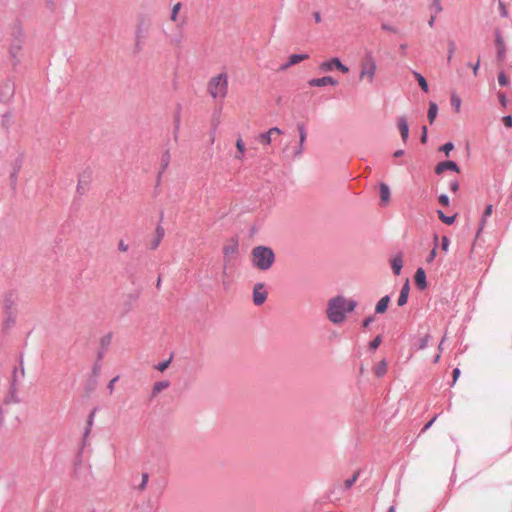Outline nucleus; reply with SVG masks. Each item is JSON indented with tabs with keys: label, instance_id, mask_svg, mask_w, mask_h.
Wrapping results in <instances>:
<instances>
[{
	"label": "nucleus",
	"instance_id": "obj_54",
	"mask_svg": "<svg viewBox=\"0 0 512 512\" xmlns=\"http://www.w3.org/2000/svg\"><path fill=\"white\" fill-rule=\"evenodd\" d=\"M503 123L506 127L511 128L512 127V116L511 115L504 116Z\"/></svg>",
	"mask_w": 512,
	"mask_h": 512
},
{
	"label": "nucleus",
	"instance_id": "obj_56",
	"mask_svg": "<svg viewBox=\"0 0 512 512\" xmlns=\"http://www.w3.org/2000/svg\"><path fill=\"white\" fill-rule=\"evenodd\" d=\"M303 149H304V145H301L299 143V145L296 147V149L294 151L293 157L295 158V157L300 156L302 154V152H303Z\"/></svg>",
	"mask_w": 512,
	"mask_h": 512
},
{
	"label": "nucleus",
	"instance_id": "obj_64",
	"mask_svg": "<svg viewBox=\"0 0 512 512\" xmlns=\"http://www.w3.org/2000/svg\"><path fill=\"white\" fill-rule=\"evenodd\" d=\"M313 18H314V20H315V22H316V23H320V22H321V20H322L321 15H320V13H319V12H314V13H313Z\"/></svg>",
	"mask_w": 512,
	"mask_h": 512
},
{
	"label": "nucleus",
	"instance_id": "obj_25",
	"mask_svg": "<svg viewBox=\"0 0 512 512\" xmlns=\"http://www.w3.org/2000/svg\"><path fill=\"white\" fill-rule=\"evenodd\" d=\"M381 201L386 203L390 199V188L387 184L381 183L379 186Z\"/></svg>",
	"mask_w": 512,
	"mask_h": 512
},
{
	"label": "nucleus",
	"instance_id": "obj_36",
	"mask_svg": "<svg viewBox=\"0 0 512 512\" xmlns=\"http://www.w3.org/2000/svg\"><path fill=\"white\" fill-rule=\"evenodd\" d=\"M297 128H298V132H299V143L301 145H304V142L306 141V137H307L305 126L303 124L299 123L297 125Z\"/></svg>",
	"mask_w": 512,
	"mask_h": 512
},
{
	"label": "nucleus",
	"instance_id": "obj_47",
	"mask_svg": "<svg viewBox=\"0 0 512 512\" xmlns=\"http://www.w3.org/2000/svg\"><path fill=\"white\" fill-rule=\"evenodd\" d=\"M498 82L501 86H506L509 83V80L504 72H500L498 75Z\"/></svg>",
	"mask_w": 512,
	"mask_h": 512
},
{
	"label": "nucleus",
	"instance_id": "obj_32",
	"mask_svg": "<svg viewBox=\"0 0 512 512\" xmlns=\"http://www.w3.org/2000/svg\"><path fill=\"white\" fill-rule=\"evenodd\" d=\"M257 141L263 145H269L272 141V135L268 131L261 133L258 135Z\"/></svg>",
	"mask_w": 512,
	"mask_h": 512
},
{
	"label": "nucleus",
	"instance_id": "obj_60",
	"mask_svg": "<svg viewBox=\"0 0 512 512\" xmlns=\"http://www.w3.org/2000/svg\"><path fill=\"white\" fill-rule=\"evenodd\" d=\"M128 245L123 241V240H120L119 243H118V249L122 252H126L128 250Z\"/></svg>",
	"mask_w": 512,
	"mask_h": 512
},
{
	"label": "nucleus",
	"instance_id": "obj_44",
	"mask_svg": "<svg viewBox=\"0 0 512 512\" xmlns=\"http://www.w3.org/2000/svg\"><path fill=\"white\" fill-rule=\"evenodd\" d=\"M148 480H149V475L148 473H142V480H141V483L139 484L138 486V489L140 491H143L146 489L147 487V483H148Z\"/></svg>",
	"mask_w": 512,
	"mask_h": 512
},
{
	"label": "nucleus",
	"instance_id": "obj_13",
	"mask_svg": "<svg viewBox=\"0 0 512 512\" xmlns=\"http://www.w3.org/2000/svg\"><path fill=\"white\" fill-rule=\"evenodd\" d=\"M165 236V230L161 225H158L155 229V235L151 241L150 249L155 250L161 243Z\"/></svg>",
	"mask_w": 512,
	"mask_h": 512
},
{
	"label": "nucleus",
	"instance_id": "obj_19",
	"mask_svg": "<svg viewBox=\"0 0 512 512\" xmlns=\"http://www.w3.org/2000/svg\"><path fill=\"white\" fill-rule=\"evenodd\" d=\"M402 267L403 259L402 255L399 253L396 256H394L393 259L391 260V268L395 275H399L401 273Z\"/></svg>",
	"mask_w": 512,
	"mask_h": 512
},
{
	"label": "nucleus",
	"instance_id": "obj_21",
	"mask_svg": "<svg viewBox=\"0 0 512 512\" xmlns=\"http://www.w3.org/2000/svg\"><path fill=\"white\" fill-rule=\"evenodd\" d=\"M389 302H390V297L388 295L382 297L378 303L376 304V307H375V312L377 314H382L384 313L387 308H388V305H389Z\"/></svg>",
	"mask_w": 512,
	"mask_h": 512
},
{
	"label": "nucleus",
	"instance_id": "obj_27",
	"mask_svg": "<svg viewBox=\"0 0 512 512\" xmlns=\"http://www.w3.org/2000/svg\"><path fill=\"white\" fill-rule=\"evenodd\" d=\"M437 113H438L437 104L434 102H430L427 117L431 124L434 122V120L437 116Z\"/></svg>",
	"mask_w": 512,
	"mask_h": 512
},
{
	"label": "nucleus",
	"instance_id": "obj_50",
	"mask_svg": "<svg viewBox=\"0 0 512 512\" xmlns=\"http://www.w3.org/2000/svg\"><path fill=\"white\" fill-rule=\"evenodd\" d=\"M432 7L435 11V14L440 13L442 11L441 0H433Z\"/></svg>",
	"mask_w": 512,
	"mask_h": 512
},
{
	"label": "nucleus",
	"instance_id": "obj_12",
	"mask_svg": "<svg viewBox=\"0 0 512 512\" xmlns=\"http://www.w3.org/2000/svg\"><path fill=\"white\" fill-rule=\"evenodd\" d=\"M397 126L402 140L406 142L409 136V125L405 116H401L398 118Z\"/></svg>",
	"mask_w": 512,
	"mask_h": 512
},
{
	"label": "nucleus",
	"instance_id": "obj_51",
	"mask_svg": "<svg viewBox=\"0 0 512 512\" xmlns=\"http://www.w3.org/2000/svg\"><path fill=\"white\" fill-rule=\"evenodd\" d=\"M498 99H499V102H500L502 107H506L507 106V97H506L505 93L499 92L498 93Z\"/></svg>",
	"mask_w": 512,
	"mask_h": 512
},
{
	"label": "nucleus",
	"instance_id": "obj_14",
	"mask_svg": "<svg viewBox=\"0 0 512 512\" xmlns=\"http://www.w3.org/2000/svg\"><path fill=\"white\" fill-rule=\"evenodd\" d=\"M25 372L22 362L19 367H15L12 373L10 385L18 386L21 380L24 378Z\"/></svg>",
	"mask_w": 512,
	"mask_h": 512
},
{
	"label": "nucleus",
	"instance_id": "obj_63",
	"mask_svg": "<svg viewBox=\"0 0 512 512\" xmlns=\"http://www.w3.org/2000/svg\"><path fill=\"white\" fill-rule=\"evenodd\" d=\"M459 375H460V369L459 368H455L453 370V383L456 382V380L459 377Z\"/></svg>",
	"mask_w": 512,
	"mask_h": 512
},
{
	"label": "nucleus",
	"instance_id": "obj_40",
	"mask_svg": "<svg viewBox=\"0 0 512 512\" xmlns=\"http://www.w3.org/2000/svg\"><path fill=\"white\" fill-rule=\"evenodd\" d=\"M180 9H181V3H176V4L173 6L172 11H171V16H170V19H171L172 21H174V22H175V21L177 20V18H178V13H179Z\"/></svg>",
	"mask_w": 512,
	"mask_h": 512
},
{
	"label": "nucleus",
	"instance_id": "obj_39",
	"mask_svg": "<svg viewBox=\"0 0 512 512\" xmlns=\"http://www.w3.org/2000/svg\"><path fill=\"white\" fill-rule=\"evenodd\" d=\"M359 475H360V471H356L351 478L346 479L344 482V488L350 489L353 486V484L356 482V480L358 479Z\"/></svg>",
	"mask_w": 512,
	"mask_h": 512
},
{
	"label": "nucleus",
	"instance_id": "obj_22",
	"mask_svg": "<svg viewBox=\"0 0 512 512\" xmlns=\"http://www.w3.org/2000/svg\"><path fill=\"white\" fill-rule=\"evenodd\" d=\"M169 386L170 382L167 380L156 382L152 388V397L157 396L161 391L167 389Z\"/></svg>",
	"mask_w": 512,
	"mask_h": 512
},
{
	"label": "nucleus",
	"instance_id": "obj_3",
	"mask_svg": "<svg viewBox=\"0 0 512 512\" xmlns=\"http://www.w3.org/2000/svg\"><path fill=\"white\" fill-rule=\"evenodd\" d=\"M207 92L215 100L223 101L228 94V74L221 72L207 83Z\"/></svg>",
	"mask_w": 512,
	"mask_h": 512
},
{
	"label": "nucleus",
	"instance_id": "obj_35",
	"mask_svg": "<svg viewBox=\"0 0 512 512\" xmlns=\"http://www.w3.org/2000/svg\"><path fill=\"white\" fill-rule=\"evenodd\" d=\"M111 340H112V335L110 333L103 336L100 340L101 349L106 351L111 344Z\"/></svg>",
	"mask_w": 512,
	"mask_h": 512
},
{
	"label": "nucleus",
	"instance_id": "obj_17",
	"mask_svg": "<svg viewBox=\"0 0 512 512\" xmlns=\"http://www.w3.org/2000/svg\"><path fill=\"white\" fill-rule=\"evenodd\" d=\"M431 336L430 334H425L422 337H419L417 340H415L412 344V348L415 350H423L425 349L429 342H430Z\"/></svg>",
	"mask_w": 512,
	"mask_h": 512
},
{
	"label": "nucleus",
	"instance_id": "obj_34",
	"mask_svg": "<svg viewBox=\"0 0 512 512\" xmlns=\"http://www.w3.org/2000/svg\"><path fill=\"white\" fill-rule=\"evenodd\" d=\"M94 417H95V410H93L88 417L87 427L85 428V431H84V439L87 438L88 435L90 434L91 428L94 423Z\"/></svg>",
	"mask_w": 512,
	"mask_h": 512
},
{
	"label": "nucleus",
	"instance_id": "obj_15",
	"mask_svg": "<svg viewBox=\"0 0 512 512\" xmlns=\"http://www.w3.org/2000/svg\"><path fill=\"white\" fill-rule=\"evenodd\" d=\"M415 283L420 290H424L427 287L426 273L423 268L416 270Z\"/></svg>",
	"mask_w": 512,
	"mask_h": 512
},
{
	"label": "nucleus",
	"instance_id": "obj_37",
	"mask_svg": "<svg viewBox=\"0 0 512 512\" xmlns=\"http://www.w3.org/2000/svg\"><path fill=\"white\" fill-rule=\"evenodd\" d=\"M461 98L455 94H452L451 96V106L453 107V109L456 111V112H459L460 111V108H461Z\"/></svg>",
	"mask_w": 512,
	"mask_h": 512
},
{
	"label": "nucleus",
	"instance_id": "obj_49",
	"mask_svg": "<svg viewBox=\"0 0 512 512\" xmlns=\"http://www.w3.org/2000/svg\"><path fill=\"white\" fill-rule=\"evenodd\" d=\"M449 245H450V240L447 236H443L442 237V242H441V248L443 251L447 252L448 251V248H449Z\"/></svg>",
	"mask_w": 512,
	"mask_h": 512
},
{
	"label": "nucleus",
	"instance_id": "obj_61",
	"mask_svg": "<svg viewBox=\"0 0 512 512\" xmlns=\"http://www.w3.org/2000/svg\"><path fill=\"white\" fill-rule=\"evenodd\" d=\"M268 132H269L272 136H273V134H278V135H280V134H282V133H283V131H282L280 128H278V127H272V128H270V129L268 130Z\"/></svg>",
	"mask_w": 512,
	"mask_h": 512
},
{
	"label": "nucleus",
	"instance_id": "obj_62",
	"mask_svg": "<svg viewBox=\"0 0 512 512\" xmlns=\"http://www.w3.org/2000/svg\"><path fill=\"white\" fill-rule=\"evenodd\" d=\"M426 141H427V127L423 126L422 127L421 142L422 143H426Z\"/></svg>",
	"mask_w": 512,
	"mask_h": 512
},
{
	"label": "nucleus",
	"instance_id": "obj_28",
	"mask_svg": "<svg viewBox=\"0 0 512 512\" xmlns=\"http://www.w3.org/2000/svg\"><path fill=\"white\" fill-rule=\"evenodd\" d=\"M413 74H414L416 80L418 81V84L421 87V89L427 93L429 90V86H428L426 79L420 73H418L416 71H414Z\"/></svg>",
	"mask_w": 512,
	"mask_h": 512
},
{
	"label": "nucleus",
	"instance_id": "obj_29",
	"mask_svg": "<svg viewBox=\"0 0 512 512\" xmlns=\"http://www.w3.org/2000/svg\"><path fill=\"white\" fill-rule=\"evenodd\" d=\"M437 214H438V217L440 218V220L447 224V225H452L454 222H455V219H456V216L455 215H452V216H447L443 213L442 210H438L437 211Z\"/></svg>",
	"mask_w": 512,
	"mask_h": 512
},
{
	"label": "nucleus",
	"instance_id": "obj_1",
	"mask_svg": "<svg viewBox=\"0 0 512 512\" xmlns=\"http://www.w3.org/2000/svg\"><path fill=\"white\" fill-rule=\"evenodd\" d=\"M357 304L356 300L337 295L328 300L326 316L331 323L341 324L346 320V314L353 312Z\"/></svg>",
	"mask_w": 512,
	"mask_h": 512
},
{
	"label": "nucleus",
	"instance_id": "obj_23",
	"mask_svg": "<svg viewBox=\"0 0 512 512\" xmlns=\"http://www.w3.org/2000/svg\"><path fill=\"white\" fill-rule=\"evenodd\" d=\"M170 152L169 150H166L162 156H161V170L158 174V178L160 179L163 172L167 169V167L169 166V163H170Z\"/></svg>",
	"mask_w": 512,
	"mask_h": 512
},
{
	"label": "nucleus",
	"instance_id": "obj_16",
	"mask_svg": "<svg viewBox=\"0 0 512 512\" xmlns=\"http://www.w3.org/2000/svg\"><path fill=\"white\" fill-rule=\"evenodd\" d=\"M308 57H309L308 54H292L289 57L288 62L283 64V65H281L280 69L281 70H286L290 66L295 65V64H297V63L307 59Z\"/></svg>",
	"mask_w": 512,
	"mask_h": 512
},
{
	"label": "nucleus",
	"instance_id": "obj_18",
	"mask_svg": "<svg viewBox=\"0 0 512 512\" xmlns=\"http://www.w3.org/2000/svg\"><path fill=\"white\" fill-rule=\"evenodd\" d=\"M18 386L10 385L9 393L5 397L4 403L5 404H11V403H19L20 399L17 396Z\"/></svg>",
	"mask_w": 512,
	"mask_h": 512
},
{
	"label": "nucleus",
	"instance_id": "obj_5",
	"mask_svg": "<svg viewBox=\"0 0 512 512\" xmlns=\"http://www.w3.org/2000/svg\"><path fill=\"white\" fill-rule=\"evenodd\" d=\"M376 62L371 55H367L361 64L359 79H367L369 83H373L376 73Z\"/></svg>",
	"mask_w": 512,
	"mask_h": 512
},
{
	"label": "nucleus",
	"instance_id": "obj_7",
	"mask_svg": "<svg viewBox=\"0 0 512 512\" xmlns=\"http://www.w3.org/2000/svg\"><path fill=\"white\" fill-rule=\"evenodd\" d=\"M267 291L263 283H257L253 288V302L255 305H262L267 299Z\"/></svg>",
	"mask_w": 512,
	"mask_h": 512
},
{
	"label": "nucleus",
	"instance_id": "obj_6",
	"mask_svg": "<svg viewBox=\"0 0 512 512\" xmlns=\"http://www.w3.org/2000/svg\"><path fill=\"white\" fill-rule=\"evenodd\" d=\"M319 69L321 72H330L334 69H337L344 74L349 72V68L344 65L338 57H333L327 61L322 62L319 65Z\"/></svg>",
	"mask_w": 512,
	"mask_h": 512
},
{
	"label": "nucleus",
	"instance_id": "obj_55",
	"mask_svg": "<svg viewBox=\"0 0 512 512\" xmlns=\"http://www.w3.org/2000/svg\"><path fill=\"white\" fill-rule=\"evenodd\" d=\"M450 190L453 192H457L459 190V182L457 180H453L449 183Z\"/></svg>",
	"mask_w": 512,
	"mask_h": 512
},
{
	"label": "nucleus",
	"instance_id": "obj_4",
	"mask_svg": "<svg viewBox=\"0 0 512 512\" xmlns=\"http://www.w3.org/2000/svg\"><path fill=\"white\" fill-rule=\"evenodd\" d=\"M25 44V37L21 31L14 37L9 47V55L13 66H17L23 59V47Z\"/></svg>",
	"mask_w": 512,
	"mask_h": 512
},
{
	"label": "nucleus",
	"instance_id": "obj_31",
	"mask_svg": "<svg viewBox=\"0 0 512 512\" xmlns=\"http://www.w3.org/2000/svg\"><path fill=\"white\" fill-rule=\"evenodd\" d=\"M238 250V244L237 243H231L229 245H225L223 248V254L225 257H228L230 255H233Z\"/></svg>",
	"mask_w": 512,
	"mask_h": 512
},
{
	"label": "nucleus",
	"instance_id": "obj_20",
	"mask_svg": "<svg viewBox=\"0 0 512 512\" xmlns=\"http://www.w3.org/2000/svg\"><path fill=\"white\" fill-rule=\"evenodd\" d=\"M409 291H410V288H409V282L408 280L406 281V283L402 286L401 288V291H400V295L398 297V305L399 306H403L407 303L408 301V296H409Z\"/></svg>",
	"mask_w": 512,
	"mask_h": 512
},
{
	"label": "nucleus",
	"instance_id": "obj_9",
	"mask_svg": "<svg viewBox=\"0 0 512 512\" xmlns=\"http://www.w3.org/2000/svg\"><path fill=\"white\" fill-rule=\"evenodd\" d=\"M445 170H452L457 173L460 172L457 163L454 161H443L438 163L435 167V173L438 175L442 174Z\"/></svg>",
	"mask_w": 512,
	"mask_h": 512
},
{
	"label": "nucleus",
	"instance_id": "obj_42",
	"mask_svg": "<svg viewBox=\"0 0 512 512\" xmlns=\"http://www.w3.org/2000/svg\"><path fill=\"white\" fill-rule=\"evenodd\" d=\"M170 362H171V358L168 359V360H165V361H162V362H159L157 365H155V369L158 370V371H165L168 366L170 365Z\"/></svg>",
	"mask_w": 512,
	"mask_h": 512
},
{
	"label": "nucleus",
	"instance_id": "obj_24",
	"mask_svg": "<svg viewBox=\"0 0 512 512\" xmlns=\"http://www.w3.org/2000/svg\"><path fill=\"white\" fill-rule=\"evenodd\" d=\"M236 148L237 154L235 155V159L243 160L246 147L241 137H238V139L236 140Z\"/></svg>",
	"mask_w": 512,
	"mask_h": 512
},
{
	"label": "nucleus",
	"instance_id": "obj_59",
	"mask_svg": "<svg viewBox=\"0 0 512 512\" xmlns=\"http://www.w3.org/2000/svg\"><path fill=\"white\" fill-rule=\"evenodd\" d=\"M118 379H119V376H116V377H114V378H113V379L108 383V386H107V387H108V389H109L110 393H112V392H113V390H114V384L118 381Z\"/></svg>",
	"mask_w": 512,
	"mask_h": 512
},
{
	"label": "nucleus",
	"instance_id": "obj_30",
	"mask_svg": "<svg viewBox=\"0 0 512 512\" xmlns=\"http://www.w3.org/2000/svg\"><path fill=\"white\" fill-rule=\"evenodd\" d=\"M492 211H493V205H491V204L487 205L486 208H485V211H484V213L482 215L481 225H480V228H479L478 232H480L483 229V227H484V225H485V223L487 221V218L489 216H491Z\"/></svg>",
	"mask_w": 512,
	"mask_h": 512
},
{
	"label": "nucleus",
	"instance_id": "obj_48",
	"mask_svg": "<svg viewBox=\"0 0 512 512\" xmlns=\"http://www.w3.org/2000/svg\"><path fill=\"white\" fill-rule=\"evenodd\" d=\"M438 201L442 206H449L450 204V199L446 194H441L438 198Z\"/></svg>",
	"mask_w": 512,
	"mask_h": 512
},
{
	"label": "nucleus",
	"instance_id": "obj_38",
	"mask_svg": "<svg viewBox=\"0 0 512 512\" xmlns=\"http://www.w3.org/2000/svg\"><path fill=\"white\" fill-rule=\"evenodd\" d=\"M437 247H438V236L435 234L434 235V247L430 251L429 256L427 257V262L428 263L432 262L435 259L436 253H437Z\"/></svg>",
	"mask_w": 512,
	"mask_h": 512
},
{
	"label": "nucleus",
	"instance_id": "obj_43",
	"mask_svg": "<svg viewBox=\"0 0 512 512\" xmlns=\"http://www.w3.org/2000/svg\"><path fill=\"white\" fill-rule=\"evenodd\" d=\"M455 49H456V46H455L454 41H449L448 42V55H447L448 62L451 61V59L455 53Z\"/></svg>",
	"mask_w": 512,
	"mask_h": 512
},
{
	"label": "nucleus",
	"instance_id": "obj_11",
	"mask_svg": "<svg viewBox=\"0 0 512 512\" xmlns=\"http://www.w3.org/2000/svg\"><path fill=\"white\" fill-rule=\"evenodd\" d=\"M495 44L497 48V58L503 60L506 55V46L499 31L495 33Z\"/></svg>",
	"mask_w": 512,
	"mask_h": 512
},
{
	"label": "nucleus",
	"instance_id": "obj_10",
	"mask_svg": "<svg viewBox=\"0 0 512 512\" xmlns=\"http://www.w3.org/2000/svg\"><path fill=\"white\" fill-rule=\"evenodd\" d=\"M146 33L147 28L144 27L143 23H139L135 31V47L137 51H140L142 49V41L145 38Z\"/></svg>",
	"mask_w": 512,
	"mask_h": 512
},
{
	"label": "nucleus",
	"instance_id": "obj_8",
	"mask_svg": "<svg viewBox=\"0 0 512 512\" xmlns=\"http://www.w3.org/2000/svg\"><path fill=\"white\" fill-rule=\"evenodd\" d=\"M338 84V81L335 80L331 76H324L321 78H314L309 81V85L312 87H323L326 85H332L335 86Z\"/></svg>",
	"mask_w": 512,
	"mask_h": 512
},
{
	"label": "nucleus",
	"instance_id": "obj_53",
	"mask_svg": "<svg viewBox=\"0 0 512 512\" xmlns=\"http://www.w3.org/2000/svg\"><path fill=\"white\" fill-rule=\"evenodd\" d=\"M469 66L472 68L473 74L475 76H477L478 70H479V67H480V57H478V59H477L475 64H469Z\"/></svg>",
	"mask_w": 512,
	"mask_h": 512
},
{
	"label": "nucleus",
	"instance_id": "obj_26",
	"mask_svg": "<svg viewBox=\"0 0 512 512\" xmlns=\"http://www.w3.org/2000/svg\"><path fill=\"white\" fill-rule=\"evenodd\" d=\"M387 372V363L385 360L380 361L375 367H374V374L377 377H383Z\"/></svg>",
	"mask_w": 512,
	"mask_h": 512
},
{
	"label": "nucleus",
	"instance_id": "obj_41",
	"mask_svg": "<svg viewBox=\"0 0 512 512\" xmlns=\"http://www.w3.org/2000/svg\"><path fill=\"white\" fill-rule=\"evenodd\" d=\"M382 342V337L380 335H377L370 343L369 348L371 350H376Z\"/></svg>",
	"mask_w": 512,
	"mask_h": 512
},
{
	"label": "nucleus",
	"instance_id": "obj_33",
	"mask_svg": "<svg viewBox=\"0 0 512 512\" xmlns=\"http://www.w3.org/2000/svg\"><path fill=\"white\" fill-rule=\"evenodd\" d=\"M21 165H22V159L21 158H17L16 161H15L14 171H13V173L10 176L11 182H12L13 185H15V183L17 181V175H18V172L20 170Z\"/></svg>",
	"mask_w": 512,
	"mask_h": 512
},
{
	"label": "nucleus",
	"instance_id": "obj_2",
	"mask_svg": "<svg viewBox=\"0 0 512 512\" xmlns=\"http://www.w3.org/2000/svg\"><path fill=\"white\" fill-rule=\"evenodd\" d=\"M251 261L257 269L266 271L273 266L275 254L268 246H256L251 251Z\"/></svg>",
	"mask_w": 512,
	"mask_h": 512
},
{
	"label": "nucleus",
	"instance_id": "obj_57",
	"mask_svg": "<svg viewBox=\"0 0 512 512\" xmlns=\"http://www.w3.org/2000/svg\"><path fill=\"white\" fill-rule=\"evenodd\" d=\"M436 419H437V415H435L428 423H426L424 425L421 432L427 431L432 426V424L435 422Z\"/></svg>",
	"mask_w": 512,
	"mask_h": 512
},
{
	"label": "nucleus",
	"instance_id": "obj_46",
	"mask_svg": "<svg viewBox=\"0 0 512 512\" xmlns=\"http://www.w3.org/2000/svg\"><path fill=\"white\" fill-rule=\"evenodd\" d=\"M180 128V115L177 114L175 117V123H174V138L177 140L178 138V131Z\"/></svg>",
	"mask_w": 512,
	"mask_h": 512
},
{
	"label": "nucleus",
	"instance_id": "obj_58",
	"mask_svg": "<svg viewBox=\"0 0 512 512\" xmlns=\"http://www.w3.org/2000/svg\"><path fill=\"white\" fill-rule=\"evenodd\" d=\"M374 321V316H368L363 320V327L367 328Z\"/></svg>",
	"mask_w": 512,
	"mask_h": 512
},
{
	"label": "nucleus",
	"instance_id": "obj_45",
	"mask_svg": "<svg viewBox=\"0 0 512 512\" xmlns=\"http://www.w3.org/2000/svg\"><path fill=\"white\" fill-rule=\"evenodd\" d=\"M454 149V144L452 142H447L444 145L440 147V151H443L446 155H449V153Z\"/></svg>",
	"mask_w": 512,
	"mask_h": 512
},
{
	"label": "nucleus",
	"instance_id": "obj_52",
	"mask_svg": "<svg viewBox=\"0 0 512 512\" xmlns=\"http://www.w3.org/2000/svg\"><path fill=\"white\" fill-rule=\"evenodd\" d=\"M12 296H13V294L10 293L9 297H6V299L4 301L5 302V308H6L7 311L12 309V306H13Z\"/></svg>",
	"mask_w": 512,
	"mask_h": 512
}]
</instances>
